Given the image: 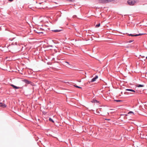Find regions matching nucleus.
<instances>
[{
	"instance_id": "nucleus-1",
	"label": "nucleus",
	"mask_w": 147,
	"mask_h": 147,
	"mask_svg": "<svg viewBox=\"0 0 147 147\" xmlns=\"http://www.w3.org/2000/svg\"><path fill=\"white\" fill-rule=\"evenodd\" d=\"M114 0H98V2L100 3H109Z\"/></svg>"
},
{
	"instance_id": "nucleus-2",
	"label": "nucleus",
	"mask_w": 147,
	"mask_h": 147,
	"mask_svg": "<svg viewBox=\"0 0 147 147\" xmlns=\"http://www.w3.org/2000/svg\"><path fill=\"white\" fill-rule=\"evenodd\" d=\"M136 3V1L134 0H128L127 1L128 4L131 5H133Z\"/></svg>"
},
{
	"instance_id": "nucleus-3",
	"label": "nucleus",
	"mask_w": 147,
	"mask_h": 147,
	"mask_svg": "<svg viewBox=\"0 0 147 147\" xmlns=\"http://www.w3.org/2000/svg\"><path fill=\"white\" fill-rule=\"evenodd\" d=\"M144 34H135V35H133L132 34H128V35L129 36H139L142 35Z\"/></svg>"
},
{
	"instance_id": "nucleus-4",
	"label": "nucleus",
	"mask_w": 147,
	"mask_h": 147,
	"mask_svg": "<svg viewBox=\"0 0 147 147\" xmlns=\"http://www.w3.org/2000/svg\"><path fill=\"white\" fill-rule=\"evenodd\" d=\"M98 77L97 76H96L95 77H94L91 80V82H93L95 81L96 80V79L98 78Z\"/></svg>"
},
{
	"instance_id": "nucleus-5",
	"label": "nucleus",
	"mask_w": 147,
	"mask_h": 147,
	"mask_svg": "<svg viewBox=\"0 0 147 147\" xmlns=\"http://www.w3.org/2000/svg\"><path fill=\"white\" fill-rule=\"evenodd\" d=\"M6 107V105L2 103H0V107H2V108H5Z\"/></svg>"
},
{
	"instance_id": "nucleus-6",
	"label": "nucleus",
	"mask_w": 147,
	"mask_h": 147,
	"mask_svg": "<svg viewBox=\"0 0 147 147\" xmlns=\"http://www.w3.org/2000/svg\"><path fill=\"white\" fill-rule=\"evenodd\" d=\"M22 81L25 82L27 84H29L30 83V82L28 81V80H22Z\"/></svg>"
},
{
	"instance_id": "nucleus-7",
	"label": "nucleus",
	"mask_w": 147,
	"mask_h": 147,
	"mask_svg": "<svg viewBox=\"0 0 147 147\" xmlns=\"http://www.w3.org/2000/svg\"><path fill=\"white\" fill-rule=\"evenodd\" d=\"M11 86H12V87H13L14 88H15V89H19L20 88L19 87H17L16 86L14 85L13 84H11Z\"/></svg>"
},
{
	"instance_id": "nucleus-8",
	"label": "nucleus",
	"mask_w": 147,
	"mask_h": 147,
	"mask_svg": "<svg viewBox=\"0 0 147 147\" xmlns=\"http://www.w3.org/2000/svg\"><path fill=\"white\" fill-rule=\"evenodd\" d=\"M144 86L143 85L138 84L136 85V86L138 87H144Z\"/></svg>"
},
{
	"instance_id": "nucleus-9",
	"label": "nucleus",
	"mask_w": 147,
	"mask_h": 147,
	"mask_svg": "<svg viewBox=\"0 0 147 147\" xmlns=\"http://www.w3.org/2000/svg\"><path fill=\"white\" fill-rule=\"evenodd\" d=\"M126 90L130 91L131 92H136V91L134 90L131 89H126Z\"/></svg>"
},
{
	"instance_id": "nucleus-10",
	"label": "nucleus",
	"mask_w": 147,
	"mask_h": 147,
	"mask_svg": "<svg viewBox=\"0 0 147 147\" xmlns=\"http://www.w3.org/2000/svg\"><path fill=\"white\" fill-rule=\"evenodd\" d=\"M49 120L50 121H51L53 123H54V121L51 118H50L49 119Z\"/></svg>"
},
{
	"instance_id": "nucleus-11",
	"label": "nucleus",
	"mask_w": 147,
	"mask_h": 147,
	"mask_svg": "<svg viewBox=\"0 0 147 147\" xmlns=\"http://www.w3.org/2000/svg\"><path fill=\"white\" fill-rule=\"evenodd\" d=\"M100 25V23H99L98 24H97L96 25L95 27L96 28H98V27H99Z\"/></svg>"
},
{
	"instance_id": "nucleus-12",
	"label": "nucleus",
	"mask_w": 147,
	"mask_h": 147,
	"mask_svg": "<svg viewBox=\"0 0 147 147\" xmlns=\"http://www.w3.org/2000/svg\"><path fill=\"white\" fill-rule=\"evenodd\" d=\"M74 86L75 87H76V88H82L81 87L78 86H77V85H74Z\"/></svg>"
},
{
	"instance_id": "nucleus-13",
	"label": "nucleus",
	"mask_w": 147,
	"mask_h": 147,
	"mask_svg": "<svg viewBox=\"0 0 147 147\" xmlns=\"http://www.w3.org/2000/svg\"><path fill=\"white\" fill-rule=\"evenodd\" d=\"M54 32H58L60 31V30H54Z\"/></svg>"
},
{
	"instance_id": "nucleus-14",
	"label": "nucleus",
	"mask_w": 147,
	"mask_h": 147,
	"mask_svg": "<svg viewBox=\"0 0 147 147\" xmlns=\"http://www.w3.org/2000/svg\"><path fill=\"white\" fill-rule=\"evenodd\" d=\"M115 101H116V102H120L121 101V100H116Z\"/></svg>"
},
{
	"instance_id": "nucleus-15",
	"label": "nucleus",
	"mask_w": 147,
	"mask_h": 147,
	"mask_svg": "<svg viewBox=\"0 0 147 147\" xmlns=\"http://www.w3.org/2000/svg\"><path fill=\"white\" fill-rule=\"evenodd\" d=\"M132 113L133 114H134V113L132 111H130L129 113H128V114Z\"/></svg>"
},
{
	"instance_id": "nucleus-16",
	"label": "nucleus",
	"mask_w": 147,
	"mask_h": 147,
	"mask_svg": "<svg viewBox=\"0 0 147 147\" xmlns=\"http://www.w3.org/2000/svg\"><path fill=\"white\" fill-rule=\"evenodd\" d=\"M132 41H131V40H129V41H128V42H132Z\"/></svg>"
},
{
	"instance_id": "nucleus-17",
	"label": "nucleus",
	"mask_w": 147,
	"mask_h": 147,
	"mask_svg": "<svg viewBox=\"0 0 147 147\" xmlns=\"http://www.w3.org/2000/svg\"><path fill=\"white\" fill-rule=\"evenodd\" d=\"M66 63H67L68 64H69V63L68 62H66Z\"/></svg>"
},
{
	"instance_id": "nucleus-18",
	"label": "nucleus",
	"mask_w": 147,
	"mask_h": 147,
	"mask_svg": "<svg viewBox=\"0 0 147 147\" xmlns=\"http://www.w3.org/2000/svg\"><path fill=\"white\" fill-rule=\"evenodd\" d=\"M42 32H37L38 33H42Z\"/></svg>"
},
{
	"instance_id": "nucleus-19",
	"label": "nucleus",
	"mask_w": 147,
	"mask_h": 147,
	"mask_svg": "<svg viewBox=\"0 0 147 147\" xmlns=\"http://www.w3.org/2000/svg\"><path fill=\"white\" fill-rule=\"evenodd\" d=\"M9 0L10 1H12L13 0Z\"/></svg>"
},
{
	"instance_id": "nucleus-20",
	"label": "nucleus",
	"mask_w": 147,
	"mask_h": 147,
	"mask_svg": "<svg viewBox=\"0 0 147 147\" xmlns=\"http://www.w3.org/2000/svg\"><path fill=\"white\" fill-rule=\"evenodd\" d=\"M106 119V120H110V119Z\"/></svg>"
},
{
	"instance_id": "nucleus-21",
	"label": "nucleus",
	"mask_w": 147,
	"mask_h": 147,
	"mask_svg": "<svg viewBox=\"0 0 147 147\" xmlns=\"http://www.w3.org/2000/svg\"><path fill=\"white\" fill-rule=\"evenodd\" d=\"M142 57H144V56H142Z\"/></svg>"
},
{
	"instance_id": "nucleus-22",
	"label": "nucleus",
	"mask_w": 147,
	"mask_h": 147,
	"mask_svg": "<svg viewBox=\"0 0 147 147\" xmlns=\"http://www.w3.org/2000/svg\"><path fill=\"white\" fill-rule=\"evenodd\" d=\"M146 58L147 59V57H146Z\"/></svg>"
}]
</instances>
